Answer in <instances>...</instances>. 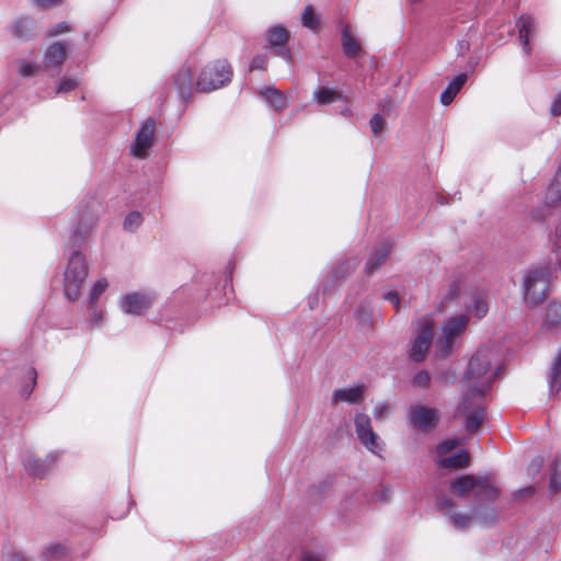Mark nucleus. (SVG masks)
Segmentation results:
<instances>
[{
	"label": "nucleus",
	"instance_id": "1",
	"mask_svg": "<svg viewBox=\"0 0 561 561\" xmlns=\"http://www.w3.org/2000/svg\"><path fill=\"white\" fill-rule=\"evenodd\" d=\"M500 369L501 357L495 345H484L471 356L461 379L465 408L466 400L470 394L482 397L489 391Z\"/></svg>",
	"mask_w": 561,
	"mask_h": 561
},
{
	"label": "nucleus",
	"instance_id": "2",
	"mask_svg": "<svg viewBox=\"0 0 561 561\" xmlns=\"http://www.w3.org/2000/svg\"><path fill=\"white\" fill-rule=\"evenodd\" d=\"M438 510L447 522L459 531L471 527L488 528L496 522V513L492 507L460 508L451 500L438 502Z\"/></svg>",
	"mask_w": 561,
	"mask_h": 561
},
{
	"label": "nucleus",
	"instance_id": "3",
	"mask_svg": "<svg viewBox=\"0 0 561 561\" xmlns=\"http://www.w3.org/2000/svg\"><path fill=\"white\" fill-rule=\"evenodd\" d=\"M468 325L469 317L467 314H458L446 319L440 327V335L435 343L437 356H449Z\"/></svg>",
	"mask_w": 561,
	"mask_h": 561
},
{
	"label": "nucleus",
	"instance_id": "4",
	"mask_svg": "<svg viewBox=\"0 0 561 561\" xmlns=\"http://www.w3.org/2000/svg\"><path fill=\"white\" fill-rule=\"evenodd\" d=\"M549 274L546 268L529 271L524 278V300L528 306L542 304L548 296Z\"/></svg>",
	"mask_w": 561,
	"mask_h": 561
},
{
	"label": "nucleus",
	"instance_id": "5",
	"mask_svg": "<svg viewBox=\"0 0 561 561\" xmlns=\"http://www.w3.org/2000/svg\"><path fill=\"white\" fill-rule=\"evenodd\" d=\"M415 337L413 339L409 356L415 362H422L432 344L435 322L428 316H422L413 322Z\"/></svg>",
	"mask_w": 561,
	"mask_h": 561
},
{
	"label": "nucleus",
	"instance_id": "6",
	"mask_svg": "<svg viewBox=\"0 0 561 561\" xmlns=\"http://www.w3.org/2000/svg\"><path fill=\"white\" fill-rule=\"evenodd\" d=\"M87 275L88 266L84 256L80 252L72 253L65 272V294L69 299L78 297Z\"/></svg>",
	"mask_w": 561,
	"mask_h": 561
},
{
	"label": "nucleus",
	"instance_id": "7",
	"mask_svg": "<svg viewBox=\"0 0 561 561\" xmlns=\"http://www.w3.org/2000/svg\"><path fill=\"white\" fill-rule=\"evenodd\" d=\"M231 69L225 60H219L206 67L198 80L197 88L201 91H211L220 88L230 80Z\"/></svg>",
	"mask_w": 561,
	"mask_h": 561
},
{
	"label": "nucleus",
	"instance_id": "8",
	"mask_svg": "<svg viewBox=\"0 0 561 561\" xmlns=\"http://www.w3.org/2000/svg\"><path fill=\"white\" fill-rule=\"evenodd\" d=\"M355 432L360 443L373 454L380 455L382 443L377 433L371 427V421L368 415L358 413L355 415Z\"/></svg>",
	"mask_w": 561,
	"mask_h": 561
},
{
	"label": "nucleus",
	"instance_id": "9",
	"mask_svg": "<svg viewBox=\"0 0 561 561\" xmlns=\"http://www.w3.org/2000/svg\"><path fill=\"white\" fill-rule=\"evenodd\" d=\"M409 420L413 427L430 431L438 423L439 412L434 408L413 405L409 412Z\"/></svg>",
	"mask_w": 561,
	"mask_h": 561
},
{
	"label": "nucleus",
	"instance_id": "10",
	"mask_svg": "<svg viewBox=\"0 0 561 561\" xmlns=\"http://www.w3.org/2000/svg\"><path fill=\"white\" fill-rule=\"evenodd\" d=\"M477 398L478 397H473L472 394H470L466 400L465 408L462 397L456 412L457 414L462 415L466 419V428L471 432L476 431L485 417L484 410L473 403V399Z\"/></svg>",
	"mask_w": 561,
	"mask_h": 561
},
{
	"label": "nucleus",
	"instance_id": "11",
	"mask_svg": "<svg viewBox=\"0 0 561 561\" xmlns=\"http://www.w3.org/2000/svg\"><path fill=\"white\" fill-rule=\"evenodd\" d=\"M154 133V123L152 119H148L138 131L134 144L131 145V152L137 158L146 157L148 149L152 145V138Z\"/></svg>",
	"mask_w": 561,
	"mask_h": 561
},
{
	"label": "nucleus",
	"instance_id": "12",
	"mask_svg": "<svg viewBox=\"0 0 561 561\" xmlns=\"http://www.w3.org/2000/svg\"><path fill=\"white\" fill-rule=\"evenodd\" d=\"M68 46L62 42L50 44L43 58V67L45 70L59 69L67 59Z\"/></svg>",
	"mask_w": 561,
	"mask_h": 561
},
{
	"label": "nucleus",
	"instance_id": "13",
	"mask_svg": "<svg viewBox=\"0 0 561 561\" xmlns=\"http://www.w3.org/2000/svg\"><path fill=\"white\" fill-rule=\"evenodd\" d=\"M150 306V299L140 294H128L122 298L121 308L128 314H141Z\"/></svg>",
	"mask_w": 561,
	"mask_h": 561
},
{
	"label": "nucleus",
	"instance_id": "14",
	"mask_svg": "<svg viewBox=\"0 0 561 561\" xmlns=\"http://www.w3.org/2000/svg\"><path fill=\"white\" fill-rule=\"evenodd\" d=\"M478 483L479 477L465 474L450 483V491L457 496L466 497L471 493L476 494Z\"/></svg>",
	"mask_w": 561,
	"mask_h": 561
},
{
	"label": "nucleus",
	"instance_id": "15",
	"mask_svg": "<svg viewBox=\"0 0 561 561\" xmlns=\"http://www.w3.org/2000/svg\"><path fill=\"white\" fill-rule=\"evenodd\" d=\"M53 461H54V458H51L50 456L47 457L46 459H41V458H36L33 455H28L24 459V467H25L26 472L30 476L39 478L46 473L49 465Z\"/></svg>",
	"mask_w": 561,
	"mask_h": 561
},
{
	"label": "nucleus",
	"instance_id": "16",
	"mask_svg": "<svg viewBox=\"0 0 561 561\" xmlns=\"http://www.w3.org/2000/svg\"><path fill=\"white\" fill-rule=\"evenodd\" d=\"M364 387L355 386L351 388L337 389L332 394L333 402L342 401L350 404L359 402L363 399Z\"/></svg>",
	"mask_w": 561,
	"mask_h": 561
},
{
	"label": "nucleus",
	"instance_id": "17",
	"mask_svg": "<svg viewBox=\"0 0 561 561\" xmlns=\"http://www.w3.org/2000/svg\"><path fill=\"white\" fill-rule=\"evenodd\" d=\"M517 27L519 33V39L525 48L529 51V39L536 33L537 26L533 18L520 16L517 21Z\"/></svg>",
	"mask_w": 561,
	"mask_h": 561
},
{
	"label": "nucleus",
	"instance_id": "18",
	"mask_svg": "<svg viewBox=\"0 0 561 561\" xmlns=\"http://www.w3.org/2000/svg\"><path fill=\"white\" fill-rule=\"evenodd\" d=\"M468 79L466 73L456 76L440 94V102L449 105Z\"/></svg>",
	"mask_w": 561,
	"mask_h": 561
},
{
	"label": "nucleus",
	"instance_id": "19",
	"mask_svg": "<svg viewBox=\"0 0 561 561\" xmlns=\"http://www.w3.org/2000/svg\"><path fill=\"white\" fill-rule=\"evenodd\" d=\"M438 463L445 468H465L469 463V455L465 450H458L451 456L442 457Z\"/></svg>",
	"mask_w": 561,
	"mask_h": 561
},
{
	"label": "nucleus",
	"instance_id": "20",
	"mask_svg": "<svg viewBox=\"0 0 561 561\" xmlns=\"http://www.w3.org/2000/svg\"><path fill=\"white\" fill-rule=\"evenodd\" d=\"M476 495L493 501L499 495V489L493 483V481L490 480L488 477H479V483L477 485Z\"/></svg>",
	"mask_w": 561,
	"mask_h": 561
},
{
	"label": "nucleus",
	"instance_id": "21",
	"mask_svg": "<svg viewBox=\"0 0 561 561\" xmlns=\"http://www.w3.org/2000/svg\"><path fill=\"white\" fill-rule=\"evenodd\" d=\"M390 253V247L388 244H382L380 248L376 249L369 256L366 268L369 272H374L377 270Z\"/></svg>",
	"mask_w": 561,
	"mask_h": 561
},
{
	"label": "nucleus",
	"instance_id": "22",
	"mask_svg": "<svg viewBox=\"0 0 561 561\" xmlns=\"http://www.w3.org/2000/svg\"><path fill=\"white\" fill-rule=\"evenodd\" d=\"M549 490L551 493L561 490V456L556 457L550 466Z\"/></svg>",
	"mask_w": 561,
	"mask_h": 561
},
{
	"label": "nucleus",
	"instance_id": "23",
	"mask_svg": "<svg viewBox=\"0 0 561 561\" xmlns=\"http://www.w3.org/2000/svg\"><path fill=\"white\" fill-rule=\"evenodd\" d=\"M313 99L320 105H328L341 99V94L329 88H321L313 92Z\"/></svg>",
	"mask_w": 561,
	"mask_h": 561
},
{
	"label": "nucleus",
	"instance_id": "24",
	"mask_svg": "<svg viewBox=\"0 0 561 561\" xmlns=\"http://www.w3.org/2000/svg\"><path fill=\"white\" fill-rule=\"evenodd\" d=\"M174 83L181 93L186 92L192 87V70L183 66L175 76Z\"/></svg>",
	"mask_w": 561,
	"mask_h": 561
},
{
	"label": "nucleus",
	"instance_id": "25",
	"mask_svg": "<svg viewBox=\"0 0 561 561\" xmlns=\"http://www.w3.org/2000/svg\"><path fill=\"white\" fill-rule=\"evenodd\" d=\"M467 310L474 314L477 319L483 318L489 311V302L482 295L476 296Z\"/></svg>",
	"mask_w": 561,
	"mask_h": 561
},
{
	"label": "nucleus",
	"instance_id": "26",
	"mask_svg": "<svg viewBox=\"0 0 561 561\" xmlns=\"http://www.w3.org/2000/svg\"><path fill=\"white\" fill-rule=\"evenodd\" d=\"M561 321V306L559 304H550L547 308L545 323L549 329H554Z\"/></svg>",
	"mask_w": 561,
	"mask_h": 561
},
{
	"label": "nucleus",
	"instance_id": "27",
	"mask_svg": "<svg viewBox=\"0 0 561 561\" xmlns=\"http://www.w3.org/2000/svg\"><path fill=\"white\" fill-rule=\"evenodd\" d=\"M342 45L343 50L347 56H355L359 49L360 45L358 42L351 35L348 27H346L343 32L342 36Z\"/></svg>",
	"mask_w": 561,
	"mask_h": 561
},
{
	"label": "nucleus",
	"instance_id": "28",
	"mask_svg": "<svg viewBox=\"0 0 561 561\" xmlns=\"http://www.w3.org/2000/svg\"><path fill=\"white\" fill-rule=\"evenodd\" d=\"M265 99L274 106L276 110H280L286 106L287 99L278 90L273 88H267L263 92Z\"/></svg>",
	"mask_w": 561,
	"mask_h": 561
},
{
	"label": "nucleus",
	"instance_id": "29",
	"mask_svg": "<svg viewBox=\"0 0 561 561\" xmlns=\"http://www.w3.org/2000/svg\"><path fill=\"white\" fill-rule=\"evenodd\" d=\"M550 379V390L558 392L561 388V350L551 368Z\"/></svg>",
	"mask_w": 561,
	"mask_h": 561
},
{
	"label": "nucleus",
	"instance_id": "30",
	"mask_svg": "<svg viewBox=\"0 0 561 561\" xmlns=\"http://www.w3.org/2000/svg\"><path fill=\"white\" fill-rule=\"evenodd\" d=\"M34 23L28 19H21L13 28V34L19 38H27L33 34Z\"/></svg>",
	"mask_w": 561,
	"mask_h": 561
},
{
	"label": "nucleus",
	"instance_id": "31",
	"mask_svg": "<svg viewBox=\"0 0 561 561\" xmlns=\"http://www.w3.org/2000/svg\"><path fill=\"white\" fill-rule=\"evenodd\" d=\"M288 39V33L285 28L276 26L267 32V41L272 45H283Z\"/></svg>",
	"mask_w": 561,
	"mask_h": 561
},
{
	"label": "nucleus",
	"instance_id": "32",
	"mask_svg": "<svg viewBox=\"0 0 561 561\" xmlns=\"http://www.w3.org/2000/svg\"><path fill=\"white\" fill-rule=\"evenodd\" d=\"M301 20L302 25L310 30H317L319 27V19L310 5L305 8Z\"/></svg>",
	"mask_w": 561,
	"mask_h": 561
},
{
	"label": "nucleus",
	"instance_id": "33",
	"mask_svg": "<svg viewBox=\"0 0 561 561\" xmlns=\"http://www.w3.org/2000/svg\"><path fill=\"white\" fill-rule=\"evenodd\" d=\"M142 222V217L138 211L128 214L124 220V228L128 231L136 230Z\"/></svg>",
	"mask_w": 561,
	"mask_h": 561
},
{
	"label": "nucleus",
	"instance_id": "34",
	"mask_svg": "<svg viewBox=\"0 0 561 561\" xmlns=\"http://www.w3.org/2000/svg\"><path fill=\"white\" fill-rule=\"evenodd\" d=\"M431 377L430 374L425 370H421L415 374L413 377L412 383L417 388H426L430 386Z\"/></svg>",
	"mask_w": 561,
	"mask_h": 561
},
{
	"label": "nucleus",
	"instance_id": "35",
	"mask_svg": "<svg viewBox=\"0 0 561 561\" xmlns=\"http://www.w3.org/2000/svg\"><path fill=\"white\" fill-rule=\"evenodd\" d=\"M457 446V440H446L437 446L436 453L438 461L442 457H447L449 451H451Z\"/></svg>",
	"mask_w": 561,
	"mask_h": 561
},
{
	"label": "nucleus",
	"instance_id": "36",
	"mask_svg": "<svg viewBox=\"0 0 561 561\" xmlns=\"http://www.w3.org/2000/svg\"><path fill=\"white\" fill-rule=\"evenodd\" d=\"M37 72H38V68L36 65L22 61L19 66V73L23 78L33 77V76L37 75Z\"/></svg>",
	"mask_w": 561,
	"mask_h": 561
},
{
	"label": "nucleus",
	"instance_id": "37",
	"mask_svg": "<svg viewBox=\"0 0 561 561\" xmlns=\"http://www.w3.org/2000/svg\"><path fill=\"white\" fill-rule=\"evenodd\" d=\"M77 87V81L70 78H62L57 85L56 93H66L73 90Z\"/></svg>",
	"mask_w": 561,
	"mask_h": 561
},
{
	"label": "nucleus",
	"instance_id": "38",
	"mask_svg": "<svg viewBox=\"0 0 561 561\" xmlns=\"http://www.w3.org/2000/svg\"><path fill=\"white\" fill-rule=\"evenodd\" d=\"M374 135H378L385 128L386 122L382 116L375 114L369 122Z\"/></svg>",
	"mask_w": 561,
	"mask_h": 561
},
{
	"label": "nucleus",
	"instance_id": "39",
	"mask_svg": "<svg viewBox=\"0 0 561 561\" xmlns=\"http://www.w3.org/2000/svg\"><path fill=\"white\" fill-rule=\"evenodd\" d=\"M108 283L105 278L99 279L92 290H91V300H96L107 288Z\"/></svg>",
	"mask_w": 561,
	"mask_h": 561
},
{
	"label": "nucleus",
	"instance_id": "40",
	"mask_svg": "<svg viewBox=\"0 0 561 561\" xmlns=\"http://www.w3.org/2000/svg\"><path fill=\"white\" fill-rule=\"evenodd\" d=\"M550 114L552 116L561 115V91L553 98L550 105Z\"/></svg>",
	"mask_w": 561,
	"mask_h": 561
},
{
	"label": "nucleus",
	"instance_id": "41",
	"mask_svg": "<svg viewBox=\"0 0 561 561\" xmlns=\"http://www.w3.org/2000/svg\"><path fill=\"white\" fill-rule=\"evenodd\" d=\"M69 31H70L69 25L66 22H61V23L57 24L55 27H53L49 31L48 35L49 36H57L59 34L67 33Z\"/></svg>",
	"mask_w": 561,
	"mask_h": 561
},
{
	"label": "nucleus",
	"instance_id": "42",
	"mask_svg": "<svg viewBox=\"0 0 561 561\" xmlns=\"http://www.w3.org/2000/svg\"><path fill=\"white\" fill-rule=\"evenodd\" d=\"M265 67H266L265 57L256 56L253 58V60L250 65V70H254V69L263 70V69H265Z\"/></svg>",
	"mask_w": 561,
	"mask_h": 561
},
{
	"label": "nucleus",
	"instance_id": "43",
	"mask_svg": "<svg viewBox=\"0 0 561 561\" xmlns=\"http://www.w3.org/2000/svg\"><path fill=\"white\" fill-rule=\"evenodd\" d=\"M34 3L41 9H49L60 4L61 0H34Z\"/></svg>",
	"mask_w": 561,
	"mask_h": 561
},
{
	"label": "nucleus",
	"instance_id": "44",
	"mask_svg": "<svg viewBox=\"0 0 561 561\" xmlns=\"http://www.w3.org/2000/svg\"><path fill=\"white\" fill-rule=\"evenodd\" d=\"M389 413V407L385 403H379L374 409V416L376 419H382Z\"/></svg>",
	"mask_w": 561,
	"mask_h": 561
},
{
	"label": "nucleus",
	"instance_id": "45",
	"mask_svg": "<svg viewBox=\"0 0 561 561\" xmlns=\"http://www.w3.org/2000/svg\"><path fill=\"white\" fill-rule=\"evenodd\" d=\"M386 299H387V300H389V301H391L392 304H394V306H396V307H398V306H399V296H398V294H397V293H392V291H391V293H388V294L386 295Z\"/></svg>",
	"mask_w": 561,
	"mask_h": 561
},
{
	"label": "nucleus",
	"instance_id": "46",
	"mask_svg": "<svg viewBox=\"0 0 561 561\" xmlns=\"http://www.w3.org/2000/svg\"><path fill=\"white\" fill-rule=\"evenodd\" d=\"M27 376H28V379L32 381V385L34 386L35 380H36V373L33 369H30L27 371Z\"/></svg>",
	"mask_w": 561,
	"mask_h": 561
},
{
	"label": "nucleus",
	"instance_id": "47",
	"mask_svg": "<svg viewBox=\"0 0 561 561\" xmlns=\"http://www.w3.org/2000/svg\"><path fill=\"white\" fill-rule=\"evenodd\" d=\"M304 561H319L317 557L312 554H306Z\"/></svg>",
	"mask_w": 561,
	"mask_h": 561
},
{
	"label": "nucleus",
	"instance_id": "48",
	"mask_svg": "<svg viewBox=\"0 0 561 561\" xmlns=\"http://www.w3.org/2000/svg\"><path fill=\"white\" fill-rule=\"evenodd\" d=\"M528 492L534 493V489L533 488L528 489Z\"/></svg>",
	"mask_w": 561,
	"mask_h": 561
}]
</instances>
